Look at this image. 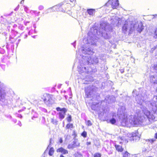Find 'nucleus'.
I'll list each match as a JSON object with an SVG mask.
<instances>
[{"label": "nucleus", "instance_id": "obj_52", "mask_svg": "<svg viewBox=\"0 0 157 157\" xmlns=\"http://www.w3.org/2000/svg\"><path fill=\"white\" fill-rule=\"evenodd\" d=\"M155 139H157V132L155 133Z\"/></svg>", "mask_w": 157, "mask_h": 157}, {"label": "nucleus", "instance_id": "obj_41", "mask_svg": "<svg viewBox=\"0 0 157 157\" xmlns=\"http://www.w3.org/2000/svg\"><path fill=\"white\" fill-rule=\"evenodd\" d=\"M88 81L90 82H92L93 81V78L92 76H90L89 78V79L88 80Z\"/></svg>", "mask_w": 157, "mask_h": 157}, {"label": "nucleus", "instance_id": "obj_36", "mask_svg": "<svg viewBox=\"0 0 157 157\" xmlns=\"http://www.w3.org/2000/svg\"><path fill=\"white\" fill-rule=\"evenodd\" d=\"M72 136H74V138L73 139H74L77 136V134L76 132L74 131L73 132V134H72Z\"/></svg>", "mask_w": 157, "mask_h": 157}, {"label": "nucleus", "instance_id": "obj_59", "mask_svg": "<svg viewBox=\"0 0 157 157\" xmlns=\"http://www.w3.org/2000/svg\"><path fill=\"white\" fill-rule=\"evenodd\" d=\"M4 34L5 36H6L7 35V33H4Z\"/></svg>", "mask_w": 157, "mask_h": 157}, {"label": "nucleus", "instance_id": "obj_42", "mask_svg": "<svg viewBox=\"0 0 157 157\" xmlns=\"http://www.w3.org/2000/svg\"><path fill=\"white\" fill-rule=\"evenodd\" d=\"M5 52V51L4 49L2 48H0V52L1 53L3 54Z\"/></svg>", "mask_w": 157, "mask_h": 157}, {"label": "nucleus", "instance_id": "obj_20", "mask_svg": "<svg viewBox=\"0 0 157 157\" xmlns=\"http://www.w3.org/2000/svg\"><path fill=\"white\" fill-rule=\"evenodd\" d=\"M86 12L89 15L93 16L95 14V10L93 9H87Z\"/></svg>", "mask_w": 157, "mask_h": 157}, {"label": "nucleus", "instance_id": "obj_15", "mask_svg": "<svg viewBox=\"0 0 157 157\" xmlns=\"http://www.w3.org/2000/svg\"><path fill=\"white\" fill-rule=\"evenodd\" d=\"M63 4L62 3H60L56 5L52 6V7L50 8L49 9H52V11H59V10H60V7H61Z\"/></svg>", "mask_w": 157, "mask_h": 157}, {"label": "nucleus", "instance_id": "obj_6", "mask_svg": "<svg viewBox=\"0 0 157 157\" xmlns=\"http://www.w3.org/2000/svg\"><path fill=\"white\" fill-rule=\"evenodd\" d=\"M94 87L93 86H89L85 88V93L86 96L87 98L93 97L94 96L95 97V95H94Z\"/></svg>", "mask_w": 157, "mask_h": 157}, {"label": "nucleus", "instance_id": "obj_54", "mask_svg": "<svg viewBox=\"0 0 157 157\" xmlns=\"http://www.w3.org/2000/svg\"><path fill=\"white\" fill-rule=\"evenodd\" d=\"M18 117L20 118H21L22 117V116L21 115H18Z\"/></svg>", "mask_w": 157, "mask_h": 157}, {"label": "nucleus", "instance_id": "obj_26", "mask_svg": "<svg viewBox=\"0 0 157 157\" xmlns=\"http://www.w3.org/2000/svg\"><path fill=\"white\" fill-rule=\"evenodd\" d=\"M66 128V129H70L73 128V124H67Z\"/></svg>", "mask_w": 157, "mask_h": 157}, {"label": "nucleus", "instance_id": "obj_64", "mask_svg": "<svg viewBox=\"0 0 157 157\" xmlns=\"http://www.w3.org/2000/svg\"><path fill=\"white\" fill-rule=\"evenodd\" d=\"M25 38L27 37V35L26 34V35H25Z\"/></svg>", "mask_w": 157, "mask_h": 157}, {"label": "nucleus", "instance_id": "obj_25", "mask_svg": "<svg viewBox=\"0 0 157 157\" xmlns=\"http://www.w3.org/2000/svg\"><path fill=\"white\" fill-rule=\"evenodd\" d=\"M122 155H123V157H129L130 155V154L127 151H125L124 152H123Z\"/></svg>", "mask_w": 157, "mask_h": 157}, {"label": "nucleus", "instance_id": "obj_48", "mask_svg": "<svg viewBox=\"0 0 157 157\" xmlns=\"http://www.w3.org/2000/svg\"><path fill=\"white\" fill-rule=\"evenodd\" d=\"M63 140L62 139V138H60L59 140V142L61 144L63 143Z\"/></svg>", "mask_w": 157, "mask_h": 157}, {"label": "nucleus", "instance_id": "obj_3", "mask_svg": "<svg viewBox=\"0 0 157 157\" xmlns=\"http://www.w3.org/2000/svg\"><path fill=\"white\" fill-rule=\"evenodd\" d=\"M144 115L141 116H132L129 119V122L131 125L133 126H137L139 125H142L146 120Z\"/></svg>", "mask_w": 157, "mask_h": 157}, {"label": "nucleus", "instance_id": "obj_5", "mask_svg": "<svg viewBox=\"0 0 157 157\" xmlns=\"http://www.w3.org/2000/svg\"><path fill=\"white\" fill-rule=\"evenodd\" d=\"M56 110L59 112L57 113L58 115L59 118L61 121L65 117L67 110L65 108H61L57 107L56 108Z\"/></svg>", "mask_w": 157, "mask_h": 157}, {"label": "nucleus", "instance_id": "obj_30", "mask_svg": "<svg viewBox=\"0 0 157 157\" xmlns=\"http://www.w3.org/2000/svg\"><path fill=\"white\" fill-rule=\"evenodd\" d=\"M81 136L84 138H86L87 136V132L84 131L81 134Z\"/></svg>", "mask_w": 157, "mask_h": 157}, {"label": "nucleus", "instance_id": "obj_24", "mask_svg": "<svg viewBox=\"0 0 157 157\" xmlns=\"http://www.w3.org/2000/svg\"><path fill=\"white\" fill-rule=\"evenodd\" d=\"M109 122L113 124H114L116 122V120L113 117H112L109 119Z\"/></svg>", "mask_w": 157, "mask_h": 157}, {"label": "nucleus", "instance_id": "obj_8", "mask_svg": "<svg viewBox=\"0 0 157 157\" xmlns=\"http://www.w3.org/2000/svg\"><path fill=\"white\" fill-rule=\"evenodd\" d=\"M96 97V99H97V101L92 102V105H91V108L93 110L98 111L99 110V102L98 100L100 98L99 94H97Z\"/></svg>", "mask_w": 157, "mask_h": 157}, {"label": "nucleus", "instance_id": "obj_53", "mask_svg": "<svg viewBox=\"0 0 157 157\" xmlns=\"http://www.w3.org/2000/svg\"><path fill=\"white\" fill-rule=\"evenodd\" d=\"M50 9H49V8L47 10H46V11H45V13H49V10H50Z\"/></svg>", "mask_w": 157, "mask_h": 157}, {"label": "nucleus", "instance_id": "obj_40", "mask_svg": "<svg viewBox=\"0 0 157 157\" xmlns=\"http://www.w3.org/2000/svg\"><path fill=\"white\" fill-rule=\"evenodd\" d=\"M60 10H59V11H61L62 12L65 13V12L66 10L64 9L63 8H62L61 7H60Z\"/></svg>", "mask_w": 157, "mask_h": 157}, {"label": "nucleus", "instance_id": "obj_45", "mask_svg": "<svg viewBox=\"0 0 157 157\" xmlns=\"http://www.w3.org/2000/svg\"><path fill=\"white\" fill-rule=\"evenodd\" d=\"M76 41H74V43L71 44L73 45L74 47L75 48V45H76Z\"/></svg>", "mask_w": 157, "mask_h": 157}, {"label": "nucleus", "instance_id": "obj_44", "mask_svg": "<svg viewBox=\"0 0 157 157\" xmlns=\"http://www.w3.org/2000/svg\"><path fill=\"white\" fill-rule=\"evenodd\" d=\"M19 7H20V6H19V5H18L17 6V7H16V8L14 9V10L15 11H17L19 9Z\"/></svg>", "mask_w": 157, "mask_h": 157}, {"label": "nucleus", "instance_id": "obj_11", "mask_svg": "<svg viewBox=\"0 0 157 157\" xmlns=\"http://www.w3.org/2000/svg\"><path fill=\"white\" fill-rule=\"evenodd\" d=\"M115 100L116 98L113 96L107 95L103 101L105 102L106 103V105H107L109 104L115 102Z\"/></svg>", "mask_w": 157, "mask_h": 157}, {"label": "nucleus", "instance_id": "obj_33", "mask_svg": "<svg viewBox=\"0 0 157 157\" xmlns=\"http://www.w3.org/2000/svg\"><path fill=\"white\" fill-rule=\"evenodd\" d=\"M157 48V45L154 47L152 48L150 50L151 52H153L155 49Z\"/></svg>", "mask_w": 157, "mask_h": 157}, {"label": "nucleus", "instance_id": "obj_27", "mask_svg": "<svg viewBox=\"0 0 157 157\" xmlns=\"http://www.w3.org/2000/svg\"><path fill=\"white\" fill-rule=\"evenodd\" d=\"M68 122H70L72 120L71 116L70 115H68V117L66 118Z\"/></svg>", "mask_w": 157, "mask_h": 157}, {"label": "nucleus", "instance_id": "obj_38", "mask_svg": "<svg viewBox=\"0 0 157 157\" xmlns=\"http://www.w3.org/2000/svg\"><path fill=\"white\" fill-rule=\"evenodd\" d=\"M44 8V7L43 6L40 5L38 7V9L40 10H42Z\"/></svg>", "mask_w": 157, "mask_h": 157}, {"label": "nucleus", "instance_id": "obj_18", "mask_svg": "<svg viewBox=\"0 0 157 157\" xmlns=\"http://www.w3.org/2000/svg\"><path fill=\"white\" fill-rule=\"evenodd\" d=\"M150 79L151 82L157 84V74L156 75H151Z\"/></svg>", "mask_w": 157, "mask_h": 157}, {"label": "nucleus", "instance_id": "obj_63", "mask_svg": "<svg viewBox=\"0 0 157 157\" xmlns=\"http://www.w3.org/2000/svg\"><path fill=\"white\" fill-rule=\"evenodd\" d=\"M124 137H121V140H123V138H124Z\"/></svg>", "mask_w": 157, "mask_h": 157}, {"label": "nucleus", "instance_id": "obj_51", "mask_svg": "<svg viewBox=\"0 0 157 157\" xmlns=\"http://www.w3.org/2000/svg\"><path fill=\"white\" fill-rule=\"evenodd\" d=\"M147 151V149L146 148H143L142 150L143 152H145Z\"/></svg>", "mask_w": 157, "mask_h": 157}, {"label": "nucleus", "instance_id": "obj_19", "mask_svg": "<svg viewBox=\"0 0 157 157\" xmlns=\"http://www.w3.org/2000/svg\"><path fill=\"white\" fill-rule=\"evenodd\" d=\"M144 29L142 23L140 22L138 25L137 28L136 29V31L139 33H140Z\"/></svg>", "mask_w": 157, "mask_h": 157}, {"label": "nucleus", "instance_id": "obj_43", "mask_svg": "<svg viewBox=\"0 0 157 157\" xmlns=\"http://www.w3.org/2000/svg\"><path fill=\"white\" fill-rule=\"evenodd\" d=\"M53 140L52 139H50L49 144L48 145V147H49L50 145H51V144H52V143L53 142Z\"/></svg>", "mask_w": 157, "mask_h": 157}, {"label": "nucleus", "instance_id": "obj_23", "mask_svg": "<svg viewBox=\"0 0 157 157\" xmlns=\"http://www.w3.org/2000/svg\"><path fill=\"white\" fill-rule=\"evenodd\" d=\"M54 152V149L53 147H51L50 148L49 152H48V155L50 156L52 155Z\"/></svg>", "mask_w": 157, "mask_h": 157}, {"label": "nucleus", "instance_id": "obj_60", "mask_svg": "<svg viewBox=\"0 0 157 157\" xmlns=\"http://www.w3.org/2000/svg\"><path fill=\"white\" fill-rule=\"evenodd\" d=\"M44 109V112H47V110H46V109Z\"/></svg>", "mask_w": 157, "mask_h": 157}, {"label": "nucleus", "instance_id": "obj_62", "mask_svg": "<svg viewBox=\"0 0 157 157\" xmlns=\"http://www.w3.org/2000/svg\"><path fill=\"white\" fill-rule=\"evenodd\" d=\"M0 18H1V20H2V18H3V17L2 16H1L0 17Z\"/></svg>", "mask_w": 157, "mask_h": 157}, {"label": "nucleus", "instance_id": "obj_34", "mask_svg": "<svg viewBox=\"0 0 157 157\" xmlns=\"http://www.w3.org/2000/svg\"><path fill=\"white\" fill-rule=\"evenodd\" d=\"M154 69L155 70L156 74H157V64L154 65Z\"/></svg>", "mask_w": 157, "mask_h": 157}, {"label": "nucleus", "instance_id": "obj_10", "mask_svg": "<svg viewBox=\"0 0 157 157\" xmlns=\"http://www.w3.org/2000/svg\"><path fill=\"white\" fill-rule=\"evenodd\" d=\"M111 3V7L113 9H117L119 6V3L118 0H109L105 4L106 6H108L109 3Z\"/></svg>", "mask_w": 157, "mask_h": 157}, {"label": "nucleus", "instance_id": "obj_1", "mask_svg": "<svg viewBox=\"0 0 157 157\" xmlns=\"http://www.w3.org/2000/svg\"><path fill=\"white\" fill-rule=\"evenodd\" d=\"M94 50L90 47H82L77 51L76 57H79V64L78 69L79 73L84 76L87 74L94 73L97 71L95 65H98V58L96 56L91 57L81 55V52L85 55H92L94 53Z\"/></svg>", "mask_w": 157, "mask_h": 157}, {"label": "nucleus", "instance_id": "obj_21", "mask_svg": "<svg viewBox=\"0 0 157 157\" xmlns=\"http://www.w3.org/2000/svg\"><path fill=\"white\" fill-rule=\"evenodd\" d=\"M115 147L116 150L118 152H121L124 150V148L122 147V146L119 145L115 144Z\"/></svg>", "mask_w": 157, "mask_h": 157}, {"label": "nucleus", "instance_id": "obj_14", "mask_svg": "<svg viewBox=\"0 0 157 157\" xmlns=\"http://www.w3.org/2000/svg\"><path fill=\"white\" fill-rule=\"evenodd\" d=\"M150 108L154 113H155L157 110V102L153 101L150 103Z\"/></svg>", "mask_w": 157, "mask_h": 157}, {"label": "nucleus", "instance_id": "obj_57", "mask_svg": "<svg viewBox=\"0 0 157 157\" xmlns=\"http://www.w3.org/2000/svg\"><path fill=\"white\" fill-rule=\"evenodd\" d=\"M59 157H65L62 154H61L60 155Z\"/></svg>", "mask_w": 157, "mask_h": 157}, {"label": "nucleus", "instance_id": "obj_22", "mask_svg": "<svg viewBox=\"0 0 157 157\" xmlns=\"http://www.w3.org/2000/svg\"><path fill=\"white\" fill-rule=\"evenodd\" d=\"M146 142L148 144H149L150 145V144H152L153 143L156 141V139H148L146 140Z\"/></svg>", "mask_w": 157, "mask_h": 157}, {"label": "nucleus", "instance_id": "obj_50", "mask_svg": "<svg viewBox=\"0 0 157 157\" xmlns=\"http://www.w3.org/2000/svg\"><path fill=\"white\" fill-rule=\"evenodd\" d=\"M90 144L91 142H87L86 143V144L88 146L90 145Z\"/></svg>", "mask_w": 157, "mask_h": 157}, {"label": "nucleus", "instance_id": "obj_17", "mask_svg": "<svg viewBox=\"0 0 157 157\" xmlns=\"http://www.w3.org/2000/svg\"><path fill=\"white\" fill-rule=\"evenodd\" d=\"M56 151L57 152L61 153L63 155H65L68 153V151L62 147H60L57 149Z\"/></svg>", "mask_w": 157, "mask_h": 157}, {"label": "nucleus", "instance_id": "obj_16", "mask_svg": "<svg viewBox=\"0 0 157 157\" xmlns=\"http://www.w3.org/2000/svg\"><path fill=\"white\" fill-rule=\"evenodd\" d=\"M129 28V25L127 21H125L123 26L122 29V33L125 34L127 32V29Z\"/></svg>", "mask_w": 157, "mask_h": 157}, {"label": "nucleus", "instance_id": "obj_13", "mask_svg": "<svg viewBox=\"0 0 157 157\" xmlns=\"http://www.w3.org/2000/svg\"><path fill=\"white\" fill-rule=\"evenodd\" d=\"M140 139V137L138 135V132L137 131H135L134 132H133L132 134L131 137V140L134 141H138Z\"/></svg>", "mask_w": 157, "mask_h": 157}, {"label": "nucleus", "instance_id": "obj_55", "mask_svg": "<svg viewBox=\"0 0 157 157\" xmlns=\"http://www.w3.org/2000/svg\"><path fill=\"white\" fill-rule=\"evenodd\" d=\"M108 153L109 155L112 154V152L111 151H110V152H109Z\"/></svg>", "mask_w": 157, "mask_h": 157}, {"label": "nucleus", "instance_id": "obj_32", "mask_svg": "<svg viewBox=\"0 0 157 157\" xmlns=\"http://www.w3.org/2000/svg\"><path fill=\"white\" fill-rule=\"evenodd\" d=\"M86 124L88 126H90L92 125V123L90 120H88L86 122Z\"/></svg>", "mask_w": 157, "mask_h": 157}, {"label": "nucleus", "instance_id": "obj_46", "mask_svg": "<svg viewBox=\"0 0 157 157\" xmlns=\"http://www.w3.org/2000/svg\"><path fill=\"white\" fill-rule=\"evenodd\" d=\"M77 157H83V156L82 154L80 153L78 154Z\"/></svg>", "mask_w": 157, "mask_h": 157}, {"label": "nucleus", "instance_id": "obj_4", "mask_svg": "<svg viewBox=\"0 0 157 157\" xmlns=\"http://www.w3.org/2000/svg\"><path fill=\"white\" fill-rule=\"evenodd\" d=\"M132 95L136 97V101L137 103L140 105H142L144 100L145 94L144 93L137 94V91L134 90L132 92Z\"/></svg>", "mask_w": 157, "mask_h": 157}, {"label": "nucleus", "instance_id": "obj_7", "mask_svg": "<svg viewBox=\"0 0 157 157\" xmlns=\"http://www.w3.org/2000/svg\"><path fill=\"white\" fill-rule=\"evenodd\" d=\"M43 99L44 103L47 105L49 106L50 105L53 104L54 102L53 99V96L52 95L47 94L45 96H44Z\"/></svg>", "mask_w": 157, "mask_h": 157}, {"label": "nucleus", "instance_id": "obj_28", "mask_svg": "<svg viewBox=\"0 0 157 157\" xmlns=\"http://www.w3.org/2000/svg\"><path fill=\"white\" fill-rule=\"evenodd\" d=\"M11 33L13 35V36H16V34L18 33V32L16 31H15L14 30H11Z\"/></svg>", "mask_w": 157, "mask_h": 157}, {"label": "nucleus", "instance_id": "obj_56", "mask_svg": "<svg viewBox=\"0 0 157 157\" xmlns=\"http://www.w3.org/2000/svg\"><path fill=\"white\" fill-rule=\"evenodd\" d=\"M29 23V22H24L25 25H27V23Z\"/></svg>", "mask_w": 157, "mask_h": 157}, {"label": "nucleus", "instance_id": "obj_58", "mask_svg": "<svg viewBox=\"0 0 157 157\" xmlns=\"http://www.w3.org/2000/svg\"><path fill=\"white\" fill-rule=\"evenodd\" d=\"M9 40L10 41V39H13V38L12 37H11L10 36V37H9Z\"/></svg>", "mask_w": 157, "mask_h": 157}, {"label": "nucleus", "instance_id": "obj_37", "mask_svg": "<svg viewBox=\"0 0 157 157\" xmlns=\"http://www.w3.org/2000/svg\"><path fill=\"white\" fill-rule=\"evenodd\" d=\"M52 122L53 123V124H56L57 121L56 120H54L52 119Z\"/></svg>", "mask_w": 157, "mask_h": 157}, {"label": "nucleus", "instance_id": "obj_2", "mask_svg": "<svg viewBox=\"0 0 157 157\" xmlns=\"http://www.w3.org/2000/svg\"><path fill=\"white\" fill-rule=\"evenodd\" d=\"M104 27L100 24V28L94 26L90 29L88 33L89 36L88 39V43L91 45H96L97 39L96 35L101 36L105 39H110L112 37L111 33L113 32V28L109 25L105 24Z\"/></svg>", "mask_w": 157, "mask_h": 157}, {"label": "nucleus", "instance_id": "obj_12", "mask_svg": "<svg viewBox=\"0 0 157 157\" xmlns=\"http://www.w3.org/2000/svg\"><path fill=\"white\" fill-rule=\"evenodd\" d=\"M72 143L69 144L67 146L68 149H73L79 146L80 144L77 139L75 138Z\"/></svg>", "mask_w": 157, "mask_h": 157}, {"label": "nucleus", "instance_id": "obj_35", "mask_svg": "<svg viewBox=\"0 0 157 157\" xmlns=\"http://www.w3.org/2000/svg\"><path fill=\"white\" fill-rule=\"evenodd\" d=\"M19 29L21 30H23L24 29L25 27L22 25H20L18 27Z\"/></svg>", "mask_w": 157, "mask_h": 157}, {"label": "nucleus", "instance_id": "obj_39", "mask_svg": "<svg viewBox=\"0 0 157 157\" xmlns=\"http://www.w3.org/2000/svg\"><path fill=\"white\" fill-rule=\"evenodd\" d=\"M24 10L25 12H26V13L27 12V11L28 10V7L27 6H24Z\"/></svg>", "mask_w": 157, "mask_h": 157}, {"label": "nucleus", "instance_id": "obj_31", "mask_svg": "<svg viewBox=\"0 0 157 157\" xmlns=\"http://www.w3.org/2000/svg\"><path fill=\"white\" fill-rule=\"evenodd\" d=\"M154 37L155 38H157V28H156L154 31L153 34Z\"/></svg>", "mask_w": 157, "mask_h": 157}, {"label": "nucleus", "instance_id": "obj_61", "mask_svg": "<svg viewBox=\"0 0 157 157\" xmlns=\"http://www.w3.org/2000/svg\"><path fill=\"white\" fill-rule=\"evenodd\" d=\"M24 2H23V1H22V0H21V4H22Z\"/></svg>", "mask_w": 157, "mask_h": 157}, {"label": "nucleus", "instance_id": "obj_9", "mask_svg": "<svg viewBox=\"0 0 157 157\" xmlns=\"http://www.w3.org/2000/svg\"><path fill=\"white\" fill-rule=\"evenodd\" d=\"M143 112L146 117L148 119L149 121H150V120H153L155 119L154 116L146 109H144L143 110Z\"/></svg>", "mask_w": 157, "mask_h": 157}, {"label": "nucleus", "instance_id": "obj_49", "mask_svg": "<svg viewBox=\"0 0 157 157\" xmlns=\"http://www.w3.org/2000/svg\"><path fill=\"white\" fill-rule=\"evenodd\" d=\"M120 71L121 73H123L124 72V69H120Z\"/></svg>", "mask_w": 157, "mask_h": 157}, {"label": "nucleus", "instance_id": "obj_47", "mask_svg": "<svg viewBox=\"0 0 157 157\" xmlns=\"http://www.w3.org/2000/svg\"><path fill=\"white\" fill-rule=\"evenodd\" d=\"M17 124L19 125L20 126H21L22 125V124L21 122L19 121H18V123H17Z\"/></svg>", "mask_w": 157, "mask_h": 157}, {"label": "nucleus", "instance_id": "obj_29", "mask_svg": "<svg viewBox=\"0 0 157 157\" xmlns=\"http://www.w3.org/2000/svg\"><path fill=\"white\" fill-rule=\"evenodd\" d=\"M101 154L99 153H96L94 154V157H101Z\"/></svg>", "mask_w": 157, "mask_h": 157}]
</instances>
